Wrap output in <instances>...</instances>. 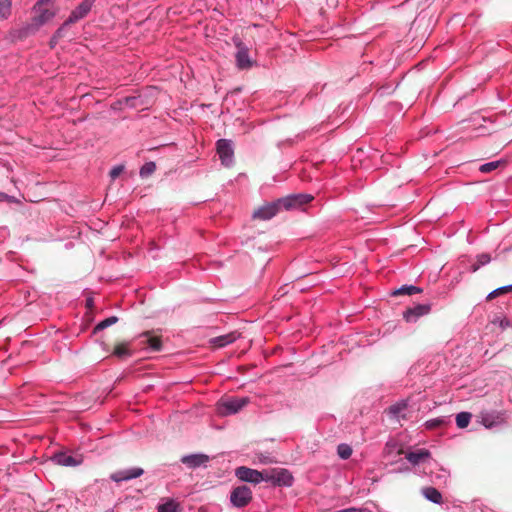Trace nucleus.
I'll list each match as a JSON object with an SVG mask.
<instances>
[{"label":"nucleus","instance_id":"nucleus-1","mask_svg":"<svg viewBox=\"0 0 512 512\" xmlns=\"http://www.w3.org/2000/svg\"><path fill=\"white\" fill-rule=\"evenodd\" d=\"M249 402L248 397L229 396L221 398L216 404L217 412L221 416L233 415L242 410Z\"/></svg>","mask_w":512,"mask_h":512},{"label":"nucleus","instance_id":"nucleus-2","mask_svg":"<svg viewBox=\"0 0 512 512\" xmlns=\"http://www.w3.org/2000/svg\"><path fill=\"white\" fill-rule=\"evenodd\" d=\"M264 481L274 486L290 487L293 484L292 474L284 468H272L263 470Z\"/></svg>","mask_w":512,"mask_h":512},{"label":"nucleus","instance_id":"nucleus-3","mask_svg":"<svg viewBox=\"0 0 512 512\" xmlns=\"http://www.w3.org/2000/svg\"><path fill=\"white\" fill-rule=\"evenodd\" d=\"M313 197L309 194H291L277 199L279 210H292L309 203Z\"/></svg>","mask_w":512,"mask_h":512},{"label":"nucleus","instance_id":"nucleus-4","mask_svg":"<svg viewBox=\"0 0 512 512\" xmlns=\"http://www.w3.org/2000/svg\"><path fill=\"white\" fill-rule=\"evenodd\" d=\"M252 500V491L246 485L235 487L230 494V502L236 508L246 507Z\"/></svg>","mask_w":512,"mask_h":512},{"label":"nucleus","instance_id":"nucleus-5","mask_svg":"<svg viewBox=\"0 0 512 512\" xmlns=\"http://www.w3.org/2000/svg\"><path fill=\"white\" fill-rule=\"evenodd\" d=\"M216 147L222 165L230 167L234 162L233 142L228 139H220L217 141Z\"/></svg>","mask_w":512,"mask_h":512},{"label":"nucleus","instance_id":"nucleus-6","mask_svg":"<svg viewBox=\"0 0 512 512\" xmlns=\"http://www.w3.org/2000/svg\"><path fill=\"white\" fill-rule=\"evenodd\" d=\"M233 41L237 48L235 54L236 66L241 70L251 68L253 61L249 57V50L247 46L239 38H234Z\"/></svg>","mask_w":512,"mask_h":512},{"label":"nucleus","instance_id":"nucleus-7","mask_svg":"<svg viewBox=\"0 0 512 512\" xmlns=\"http://www.w3.org/2000/svg\"><path fill=\"white\" fill-rule=\"evenodd\" d=\"M235 476L243 482H248V483H253V484H258V483L264 481L263 471L251 469L246 466H240V467L236 468Z\"/></svg>","mask_w":512,"mask_h":512},{"label":"nucleus","instance_id":"nucleus-8","mask_svg":"<svg viewBox=\"0 0 512 512\" xmlns=\"http://www.w3.org/2000/svg\"><path fill=\"white\" fill-rule=\"evenodd\" d=\"M95 1L96 0H83L74 10H72L69 17L66 19V25L74 24L85 18L94 6Z\"/></svg>","mask_w":512,"mask_h":512},{"label":"nucleus","instance_id":"nucleus-9","mask_svg":"<svg viewBox=\"0 0 512 512\" xmlns=\"http://www.w3.org/2000/svg\"><path fill=\"white\" fill-rule=\"evenodd\" d=\"M430 311H431L430 304H416L413 307L407 308L403 312V318L409 323H414L420 317L429 314Z\"/></svg>","mask_w":512,"mask_h":512},{"label":"nucleus","instance_id":"nucleus-10","mask_svg":"<svg viewBox=\"0 0 512 512\" xmlns=\"http://www.w3.org/2000/svg\"><path fill=\"white\" fill-rule=\"evenodd\" d=\"M144 474V470L140 467H132L129 469L119 470L111 474L110 478L114 482L129 481L138 478Z\"/></svg>","mask_w":512,"mask_h":512},{"label":"nucleus","instance_id":"nucleus-11","mask_svg":"<svg viewBox=\"0 0 512 512\" xmlns=\"http://www.w3.org/2000/svg\"><path fill=\"white\" fill-rule=\"evenodd\" d=\"M280 212L277 201L266 203L253 212V218L270 220Z\"/></svg>","mask_w":512,"mask_h":512},{"label":"nucleus","instance_id":"nucleus-12","mask_svg":"<svg viewBox=\"0 0 512 512\" xmlns=\"http://www.w3.org/2000/svg\"><path fill=\"white\" fill-rule=\"evenodd\" d=\"M52 461L60 466L75 467L82 463V457L73 456L67 452H58L53 455Z\"/></svg>","mask_w":512,"mask_h":512},{"label":"nucleus","instance_id":"nucleus-13","mask_svg":"<svg viewBox=\"0 0 512 512\" xmlns=\"http://www.w3.org/2000/svg\"><path fill=\"white\" fill-rule=\"evenodd\" d=\"M409 406V401L408 399H402L398 402H396L395 404L389 406L385 412L386 414L392 418V419H396V420H400V419H406V410Z\"/></svg>","mask_w":512,"mask_h":512},{"label":"nucleus","instance_id":"nucleus-14","mask_svg":"<svg viewBox=\"0 0 512 512\" xmlns=\"http://www.w3.org/2000/svg\"><path fill=\"white\" fill-rule=\"evenodd\" d=\"M409 463L412 465H419L428 462L432 467L431 454L427 449H418L416 451L408 452L405 456Z\"/></svg>","mask_w":512,"mask_h":512},{"label":"nucleus","instance_id":"nucleus-15","mask_svg":"<svg viewBox=\"0 0 512 512\" xmlns=\"http://www.w3.org/2000/svg\"><path fill=\"white\" fill-rule=\"evenodd\" d=\"M33 12L35 13V16L33 17L32 22L37 27L46 24L55 17V12L45 8L44 6H41L39 9L33 8Z\"/></svg>","mask_w":512,"mask_h":512},{"label":"nucleus","instance_id":"nucleus-16","mask_svg":"<svg viewBox=\"0 0 512 512\" xmlns=\"http://www.w3.org/2000/svg\"><path fill=\"white\" fill-rule=\"evenodd\" d=\"M209 461V457L205 454H190L181 458V462L189 468H197L205 465Z\"/></svg>","mask_w":512,"mask_h":512},{"label":"nucleus","instance_id":"nucleus-17","mask_svg":"<svg viewBox=\"0 0 512 512\" xmlns=\"http://www.w3.org/2000/svg\"><path fill=\"white\" fill-rule=\"evenodd\" d=\"M504 419L501 414L496 412H486L481 414V423L488 429L501 425Z\"/></svg>","mask_w":512,"mask_h":512},{"label":"nucleus","instance_id":"nucleus-18","mask_svg":"<svg viewBox=\"0 0 512 512\" xmlns=\"http://www.w3.org/2000/svg\"><path fill=\"white\" fill-rule=\"evenodd\" d=\"M449 476V471L442 467L438 468L437 471H430V477L432 482L438 485L446 484L449 479Z\"/></svg>","mask_w":512,"mask_h":512},{"label":"nucleus","instance_id":"nucleus-19","mask_svg":"<svg viewBox=\"0 0 512 512\" xmlns=\"http://www.w3.org/2000/svg\"><path fill=\"white\" fill-rule=\"evenodd\" d=\"M422 495L434 504L442 503V494L434 487H425L422 489Z\"/></svg>","mask_w":512,"mask_h":512},{"label":"nucleus","instance_id":"nucleus-20","mask_svg":"<svg viewBox=\"0 0 512 512\" xmlns=\"http://www.w3.org/2000/svg\"><path fill=\"white\" fill-rule=\"evenodd\" d=\"M157 512H181V508L174 499L167 498L157 506Z\"/></svg>","mask_w":512,"mask_h":512},{"label":"nucleus","instance_id":"nucleus-21","mask_svg":"<svg viewBox=\"0 0 512 512\" xmlns=\"http://www.w3.org/2000/svg\"><path fill=\"white\" fill-rule=\"evenodd\" d=\"M143 338L144 340L142 342L147 345L148 349L154 352L161 350L162 342L158 337L152 336L149 333H145Z\"/></svg>","mask_w":512,"mask_h":512},{"label":"nucleus","instance_id":"nucleus-22","mask_svg":"<svg viewBox=\"0 0 512 512\" xmlns=\"http://www.w3.org/2000/svg\"><path fill=\"white\" fill-rule=\"evenodd\" d=\"M236 333H229L222 336L215 337L211 342L217 347H225L236 340Z\"/></svg>","mask_w":512,"mask_h":512},{"label":"nucleus","instance_id":"nucleus-23","mask_svg":"<svg viewBox=\"0 0 512 512\" xmlns=\"http://www.w3.org/2000/svg\"><path fill=\"white\" fill-rule=\"evenodd\" d=\"M422 288L414 286V285H403L393 292V295H414L417 293H421Z\"/></svg>","mask_w":512,"mask_h":512},{"label":"nucleus","instance_id":"nucleus-24","mask_svg":"<svg viewBox=\"0 0 512 512\" xmlns=\"http://www.w3.org/2000/svg\"><path fill=\"white\" fill-rule=\"evenodd\" d=\"M12 11V0H0V21L10 17Z\"/></svg>","mask_w":512,"mask_h":512},{"label":"nucleus","instance_id":"nucleus-25","mask_svg":"<svg viewBox=\"0 0 512 512\" xmlns=\"http://www.w3.org/2000/svg\"><path fill=\"white\" fill-rule=\"evenodd\" d=\"M491 257L487 253H482L477 255L475 263L472 264L471 269L473 272L477 271L479 268H481L484 265H487L490 263Z\"/></svg>","mask_w":512,"mask_h":512},{"label":"nucleus","instance_id":"nucleus-26","mask_svg":"<svg viewBox=\"0 0 512 512\" xmlns=\"http://www.w3.org/2000/svg\"><path fill=\"white\" fill-rule=\"evenodd\" d=\"M471 418L472 414L470 412H460L456 415V425L461 429L466 428L469 425Z\"/></svg>","mask_w":512,"mask_h":512},{"label":"nucleus","instance_id":"nucleus-27","mask_svg":"<svg viewBox=\"0 0 512 512\" xmlns=\"http://www.w3.org/2000/svg\"><path fill=\"white\" fill-rule=\"evenodd\" d=\"M113 354L120 359H125L132 355L131 350L129 349L127 344H119L115 347Z\"/></svg>","mask_w":512,"mask_h":512},{"label":"nucleus","instance_id":"nucleus-28","mask_svg":"<svg viewBox=\"0 0 512 512\" xmlns=\"http://www.w3.org/2000/svg\"><path fill=\"white\" fill-rule=\"evenodd\" d=\"M449 422L447 417H437L433 419H429L425 422V427L427 429H434L443 425H446Z\"/></svg>","mask_w":512,"mask_h":512},{"label":"nucleus","instance_id":"nucleus-29","mask_svg":"<svg viewBox=\"0 0 512 512\" xmlns=\"http://www.w3.org/2000/svg\"><path fill=\"white\" fill-rule=\"evenodd\" d=\"M118 318L116 316L108 317L102 321H100L95 327H94V333H97L99 331H102L111 325L117 323Z\"/></svg>","mask_w":512,"mask_h":512},{"label":"nucleus","instance_id":"nucleus-30","mask_svg":"<svg viewBox=\"0 0 512 512\" xmlns=\"http://www.w3.org/2000/svg\"><path fill=\"white\" fill-rule=\"evenodd\" d=\"M156 170V164L154 162H146L141 168H140V176L142 178L148 177L151 174H153Z\"/></svg>","mask_w":512,"mask_h":512},{"label":"nucleus","instance_id":"nucleus-31","mask_svg":"<svg viewBox=\"0 0 512 512\" xmlns=\"http://www.w3.org/2000/svg\"><path fill=\"white\" fill-rule=\"evenodd\" d=\"M337 453L341 459L346 460L352 455V448L348 444L342 443L338 445Z\"/></svg>","mask_w":512,"mask_h":512},{"label":"nucleus","instance_id":"nucleus-32","mask_svg":"<svg viewBox=\"0 0 512 512\" xmlns=\"http://www.w3.org/2000/svg\"><path fill=\"white\" fill-rule=\"evenodd\" d=\"M512 291V284L510 285H506V286H502V287H499L493 291H491L488 295H487V300H492L494 298H496L497 296L503 294V293H506V292H511Z\"/></svg>","mask_w":512,"mask_h":512},{"label":"nucleus","instance_id":"nucleus-33","mask_svg":"<svg viewBox=\"0 0 512 512\" xmlns=\"http://www.w3.org/2000/svg\"><path fill=\"white\" fill-rule=\"evenodd\" d=\"M124 103L130 108H137L141 106L142 99L140 96H129L124 98Z\"/></svg>","mask_w":512,"mask_h":512},{"label":"nucleus","instance_id":"nucleus-34","mask_svg":"<svg viewBox=\"0 0 512 512\" xmlns=\"http://www.w3.org/2000/svg\"><path fill=\"white\" fill-rule=\"evenodd\" d=\"M501 164V161H491L488 163H484L480 166L479 170L482 173H489L497 169Z\"/></svg>","mask_w":512,"mask_h":512},{"label":"nucleus","instance_id":"nucleus-35","mask_svg":"<svg viewBox=\"0 0 512 512\" xmlns=\"http://www.w3.org/2000/svg\"><path fill=\"white\" fill-rule=\"evenodd\" d=\"M123 171H124V166L123 165H117V166H114L110 170L109 175H110L112 180H115Z\"/></svg>","mask_w":512,"mask_h":512},{"label":"nucleus","instance_id":"nucleus-36","mask_svg":"<svg viewBox=\"0 0 512 512\" xmlns=\"http://www.w3.org/2000/svg\"><path fill=\"white\" fill-rule=\"evenodd\" d=\"M68 26L69 25H66V20H65L64 23L55 31V33H54L55 38L61 39L62 37H64L65 30Z\"/></svg>","mask_w":512,"mask_h":512},{"label":"nucleus","instance_id":"nucleus-37","mask_svg":"<svg viewBox=\"0 0 512 512\" xmlns=\"http://www.w3.org/2000/svg\"><path fill=\"white\" fill-rule=\"evenodd\" d=\"M257 459H258V462L261 464H270L273 462L272 457L269 455H265V454L257 455Z\"/></svg>","mask_w":512,"mask_h":512},{"label":"nucleus","instance_id":"nucleus-38","mask_svg":"<svg viewBox=\"0 0 512 512\" xmlns=\"http://www.w3.org/2000/svg\"><path fill=\"white\" fill-rule=\"evenodd\" d=\"M3 201L11 202V201H13V197L9 196L8 194H6L4 192H0V202H3Z\"/></svg>","mask_w":512,"mask_h":512},{"label":"nucleus","instance_id":"nucleus-39","mask_svg":"<svg viewBox=\"0 0 512 512\" xmlns=\"http://www.w3.org/2000/svg\"><path fill=\"white\" fill-rule=\"evenodd\" d=\"M50 1L51 0H38L34 5V9H39L41 6L48 4Z\"/></svg>","mask_w":512,"mask_h":512},{"label":"nucleus","instance_id":"nucleus-40","mask_svg":"<svg viewBox=\"0 0 512 512\" xmlns=\"http://www.w3.org/2000/svg\"><path fill=\"white\" fill-rule=\"evenodd\" d=\"M58 41H59V39L55 38V35L53 34L50 39V47L54 48L56 46V44L58 43Z\"/></svg>","mask_w":512,"mask_h":512},{"label":"nucleus","instance_id":"nucleus-41","mask_svg":"<svg viewBox=\"0 0 512 512\" xmlns=\"http://www.w3.org/2000/svg\"><path fill=\"white\" fill-rule=\"evenodd\" d=\"M93 304H94V302H93V299H92V298H87V299H86V306H87L88 308H92V307H93Z\"/></svg>","mask_w":512,"mask_h":512},{"label":"nucleus","instance_id":"nucleus-42","mask_svg":"<svg viewBox=\"0 0 512 512\" xmlns=\"http://www.w3.org/2000/svg\"><path fill=\"white\" fill-rule=\"evenodd\" d=\"M500 325L504 328L509 325V322L507 320L501 321Z\"/></svg>","mask_w":512,"mask_h":512}]
</instances>
